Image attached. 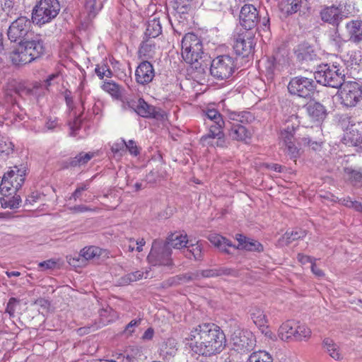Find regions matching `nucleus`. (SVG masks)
<instances>
[{"label":"nucleus","instance_id":"obj_1","mask_svg":"<svg viewBox=\"0 0 362 362\" xmlns=\"http://www.w3.org/2000/svg\"><path fill=\"white\" fill-rule=\"evenodd\" d=\"M192 356L209 358L221 353L227 340L223 331L214 323H202L194 327L186 338Z\"/></svg>","mask_w":362,"mask_h":362},{"label":"nucleus","instance_id":"obj_2","mask_svg":"<svg viewBox=\"0 0 362 362\" xmlns=\"http://www.w3.org/2000/svg\"><path fill=\"white\" fill-rule=\"evenodd\" d=\"M206 57L201 39L192 33L185 34L182 40V57L191 65L196 77L206 73L208 64L204 59Z\"/></svg>","mask_w":362,"mask_h":362},{"label":"nucleus","instance_id":"obj_3","mask_svg":"<svg viewBox=\"0 0 362 362\" xmlns=\"http://www.w3.org/2000/svg\"><path fill=\"white\" fill-rule=\"evenodd\" d=\"M45 49L41 35L33 33L10 54V59L16 66L25 65L40 58Z\"/></svg>","mask_w":362,"mask_h":362},{"label":"nucleus","instance_id":"obj_4","mask_svg":"<svg viewBox=\"0 0 362 362\" xmlns=\"http://www.w3.org/2000/svg\"><path fill=\"white\" fill-rule=\"evenodd\" d=\"M235 239L238 245L235 246L230 240L219 234H210L208 237L209 242L217 247L221 252L231 254L229 247L238 250H245L251 252L263 251V245L257 240L249 238L243 234H236Z\"/></svg>","mask_w":362,"mask_h":362},{"label":"nucleus","instance_id":"obj_5","mask_svg":"<svg viewBox=\"0 0 362 362\" xmlns=\"http://www.w3.org/2000/svg\"><path fill=\"white\" fill-rule=\"evenodd\" d=\"M317 83L325 86L339 88L345 79V69L337 62L317 65L314 72Z\"/></svg>","mask_w":362,"mask_h":362},{"label":"nucleus","instance_id":"obj_6","mask_svg":"<svg viewBox=\"0 0 362 362\" xmlns=\"http://www.w3.org/2000/svg\"><path fill=\"white\" fill-rule=\"evenodd\" d=\"M61 6L58 0H40L32 11V22L39 26L50 23L59 14Z\"/></svg>","mask_w":362,"mask_h":362},{"label":"nucleus","instance_id":"obj_7","mask_svg":"<svg viewBox=\"0 0 362 362\" xmlns=\"http://www.w3.org/2000/svg\"><path fill=\"white\" fill-rule=\"evenodd\" d=\"M28 167L25 163L15 165L10 168V170L4 173L0 185V189L2 194L8 192L11 188L18 191L23 185Z\"/></svg>","mask_w":362,"mask_h":362},{"label":"nucleus","instance_id":"obj_8","mask_svg":"<svg viewBox=\"0 0 362 362\" xmlns=\"http://www.w3.org/2000/svg\"><path fill=\"white\" fill-rule=\"evenodd\" d=\"M172 250L162 240H154L151 251L147 257L149 264L153 266H172Z\"/></svg>","mask_w":362,"mask_h":362},{"label":"nucleus","instance_id":"obj_9","mask_svg":"<svg viewBox=\"0 0 362 362\" xmlns=\"http://www.w3.org/2000/svg\"><path fill=\"white\" fill-rule=\"evenodd\" d=\"M236 68V63L232 57L220 55L211 62L210 74L217 80H226L230 78Z\"/></svg>","mask_w":362,"mask_h":362},{"label":"nucleus","instance_id":"obj_10","mask_svg":"<svg viewBox=\"0 0 362 362\" xmlns=\"http://www.w3.org/2000/svg\"><path fill=\"white\" fill-rule=\"evenodd\" d=\"M279 17L284 19L296 13L303 18L311 13V4L308 0H281L278 4Z\"/></svg>","mask_w":362,"mask_h":362},{"label":"nucleus","instance_id":"obj_11","mask_svg":"<svg viewBox=\"0 0 362 362\" xmlns=\"http://www.w3.org/2000/svg\"><path fill=\"white\" fill-rule=\"evenodd\" d=\"M315 90L314 80L302 76L291 78L288 84V93L300 98H310L314 95Z\"/></svg>","mask_w":362,"mask_h":362},{"label":"nucleus","instance_id":"obj_12","mask_svg":"<svg viewBox=\"0 0 362 362\" xmlns=\"http://www.w3.org/2000/svg\"><path fill=\"white\" fill-rule=\"evenodd\" d=\"M33 33L31 21L25 16H21L12 22L7 30L10 41L16 42L18 45L29 36L33 35Z\"/></svg>","mask_w":362,"mask_h":362},{"label":"nucleus","instance_id":"obj_13","mask_svg":"<svg viewBox=\"0 0 362 362\" xmlns=\"http://www.w3.org/2000/svg\"><path fill=\"white\" fill-rule=\"evenodd\" d=\"M231 40L233 49L238 55L246 57L253 52L256 42L252 31L240 30L233 35Z\"/></svg>","mask_w":362,"mask_h":362},{"label":"nucleus","instance_id":"obj_14","mask_svg":"<svg viewBox=\"0 0 362 362\" xmlns=\"http://www.w3.org/2000/svg\"><path fill=\"white\" fill-rule=\"evenodd\" d=\"M265 76L268 81H272L288 67V58L285 50H278L267 58L265 62Z\"/></svg>","mask_w":362,"mask_h":362},{"label":"nucleus","instance_id":"obj_15","mask_svg":"<svg viewBox=\"0 0 362 362\" xmlns=\"http://www.w3.org/2000/svg\"><path fill=\"white\" fill-rule=\"evenodd\" d=\"M340 88L341 103L347 107L356 106L362 99L361 86L356 81H345L344 80Z\"/></svg>","mask_w":362,"mask_h":362},{"label":"nucleus","instance_id":"obj_16","mask_svg":"<svg viewBox=\"0 0 362 362\" xmlns=\"http://www.w3.org/2000/svg\"><path fill=\"white\" fill-rule=\"evenodd\" d=\"M239 20L243 30L252 31L259 21V12L253 5L245 4L241 8Z\"/></svg>","mask_w":362,"mask_h":362},{"label":"nucleus","instance_id":"obj_17","mask_svg":"<svg viewBox=\"0 0 362 362\" xmlns=\"http://www.w3.org/2000/svg\"><path fill=\"white\" fill-rule=\"evenodd\" d=\"M64 95L66 104L69 110L71 111V112L73 113L72 116L74 117V120L69 122L70 135L72 136H76L79 134L78 132L81 130V128L83 124V120L82 119H81V115L77 116L76 112H74L75 106L74 104V100L71 92L69 90H66L64 92Z\"/></svg>","mask_w":362,"mask_h":362},{"label":"nucleus","instance_id":"obj_18","mask_svg":"<svg viewBox=\"0 0 362 362\" xmlns=\"http://www.w3.org/2000/svg\"><path fill=\"white\" fill-rule=\"evenodd\" d=\"M155 71L153 66L148 61H143L136 69L135 79L139 84H148L153 81Z\"/></svg>","mask_w":362,"mask_h":362},{"label":"nucleus","instance_id":"obj_19","mask_svg":"<svg viewBox=\"0 0 362 362\" xmlns=\"http://www.w3.org/2000/svg\"><path fill=\"white\" fill-rule=\"evenodd\" d=\"M233 349L239 352H247L252 349L255 339L250 332H241L232 338Z\"/></svg>","mask_w":362,"mask_h":362},{"label":"nucleus","instance_id":"obj_20","mask_svg":"<svg viewBox=\"0 0 362 362\" xmlns=\"http://www.w3.org/2000/svg\"><path fill=\"white\" fill-rule=\"evenodd\" d=\"M238 274V271L234 268L216 264L210 268L202 269L201 275L203 279H206L223 276L237 277Z\"/></svg>","mask_w":362,"mask_h":362},{"label":"nucleus","instance_id":"obj_21","mask_svg":"<svg viewBox=\"0 0 362 362\" xmlns=\"http://www.w3.org/2000/svg\"><path fill=\"white\" fill-rule=\"evenodd\" d=\"M296 54L297 59L302 64L317 63L320 59L315 49L308 43L300 45L296 51Z\"/></svg>","mask_w":362,"mask_h":362},{"label":"nucleus","instance_id":"obj_22","mask_svg":"<svg viewBox=\"0 0 362 362\" xmlns=\"http://www.w3.org/2000/svg\"><path fill=\"white\" fill-rule=\"evenodd\" d=\"M320 14L322 21L336 26L339 25L344 17L339 8L335 6L325 7Z\"/></svg>","mask_w":362,"mask_h":362},{"label":"nucleus","instance_id":"obj_23","mask_svg":"<svg viewBox=\"0 0 362 362\" xmlns=\"http://www.w3.org/2000/svg\"><path fill=\"white\" fill-rule=\"evenodd\" d=\"M125 107L132 109L139 116L151 117L154 116V107L149 105L143 98L137 100H131L127 102Z\"/></svg>","mask_w":362,"mask_h":362},{"label":"nucleus","instance_id":"obj_24","mask_svg":"<svg viewBox=\"0 0 362 362\" xmlns=\"http://www.w3.org/2000/svg\"><path fill=\"white\" fill-rule=\"evenodd\" d=\"M344 178L355 187H362V167L346 166L343 168Z\"/></svg>","mask_w":362,"mask_h":362},{"label":"nucleus","instance_id":"obj_25","mask_svg":"<svg viewBox=\"0 0 362 362\" xmlns=\"http://www.w3.org/2000/svg\"><path fill=\"white\" fill-rule=\"evenodd\" d=\"M305 109L308 116L314 122H322L327 115L325 107L319 102L308 103Z\"/></svg>","mask_w":362,"mask_h":362},{"label":"nucleus","instance_id":"obj_26","mask_svg":"<svg viewBox=\"0 0 362 362\" xmlns=\"http://www.w3.org/2000/svg\"><path fill=\"white\" fill-rule=\"evenodd\" d=\"M90 247H85L78 254L66 256V260L69 265L73 267H83L88 264L90 259Z\"/></svg>","mask_w":362,"mask_h":362},{"label":"nucleus","instance_id":"obj_27","mask_svg":"<svg viewBox=\"0 0 362 362\" xmlns=\"http://www.w3.org/2000/svg\"><path fill=\"white\" fill-rule=\"evenodd\" d=\"M345 28L349 41L356 44L362 42V21H350L346 23Z\"/></svg>","mask_w":362,"mask_h":362},{"label":"nucleus","instance_id":"obj_28","mask_svg":"<svg viewBox=\"0 0 362 362\" xmlns=\"http://www.w3.org/2000/svg\"><path fill=\"white\" fill-rule=\"evenodd\" d=\"M228 134L233 140L245 142L252 136L251 132L244 125L235 123H231Z\"/></svg>","mask_w":362,"mask_h":362},{"label":"nucleus","instance_id":"obj_29","mask_svg":"<svg viewBox=\"0 0 362 362\" xmlns=\"http://www.w3.org/2000/svg\"><path fill=\"white\" fill-rule=\"evenodd\" d=\"M177 342L175 339L169 338L164 341L160 348V356L165 361H169L177 354Z\"/></svg>","mask_w":362,"mask_h":362},{"label":"nucleus","instance_id":"obj_30","mask_svg":"<svg viewBox=\"0 0 362 362\" xmlns=\"http://www.w3.org/2000/svg\"><path fill=\"white\" fill-rule=\"evenodd\" d=\"M42 86L40 83L35 82L32 87H28L25 84H18L14 90V93L20 97L33 95L37 96L40 94V90L42 89Z\"/></svg>","mask_w":362,"mask_h":362},{"label":"nucleus","instance_id":"obj_31","mask_svg":"<svg viewBox=\"0 0 362 362\" xmlns=\"http://www.w3.org/2000/svg\"><path fill=\"white\" fill-rule=\"evenodd\" d=\"M165 243L170 248L172 247L175 249H182L189 244L187 234L183 235L180 233H172L167 238Z\"/></svg>","mask_w":362,"mask_h":362},{"label":"nucleus","instance_id":"obj_32","mask_svg":"<svg viewBox=\"0 0 362 362\" xmlns=\"http://www.w3.org/2000/svg\"><path fill=\"white\" fill-rule=\"evenodd\" d=\"M101 88L108 93L115 99L119 100L122 96L123 88L114 81H104Z\"/></svg>","mask_w":362,"mask_h":362},{"label":"nucleus","instance_id":"obj_33","mask_svg":"<svg viewBox=\"0 0 362 362\" xmlns=\"http://www.w3.org/2000/svg\"><path fill=\"white\" fill-rule=\"evenodd\" d=\"M296 322L287 321L283 323L278 330V336L282 341H288L295 338Z\"/></svg>","mask_w":362,"mask_h":362},{"label":"nucleus","instance_id":"obj_34","mask_svg":"<svg viewBox=\"0 0 362 362\" xmlns=\"http://www.w3.org/2000/svg\"><path fill=\"white\" fill-rule=\"evenodd\" d=\"M306 235L305 230L302 229H295L291 231H286L285 234L279 240L281 245H288L292 242L300 238H305Z\"/></svg>","mask_w":362,"mask_h":362},{"label":"nucleus","instance_id":"obj_35","mask_svg":"<svg viewBox=\"0 0 362 362\" xmlns=\"http://www.w3.org/2000/svg\"><path fill=\"white\" fill-rule=\"evenodd\" d=\"M299 130L300 128L298 124L292 123L291 125L288 124L286 127L281 132V139L284 141V144H290L296 141L298 143L299 139L300 138H296L295 134L296 132Z\"/></svg>","mask_w":362,"mask_h":362},{"label":"nucleus","instance_id":"obj_36","mask_svg":"<svg viewBox=\"0 0 362 362\" xmlns=\"http://www.w3.org/2000/svg\"><path fill=\"white\" fill-rule=\"evenodd\" d=\"M90 160V153L81 152L74 158H70L63 162V168L81 166L87 163Z\"/></svg>","mask_w":362,"mask_h":362},{"label":"nucleus","instance_id":"obj_37","mask_svg":"<svg viewBox=\"0 0 362 362\" xmlns=\"http://www.w3.org/2000/svg\"><path fill=\"white\" fill-rule=\"evenodd\" d=\"M228 117L230 120L234 122L233 123L241 124L243 125L250 123L255 119L254 115L250 112L247 111L240 112H232L229 113Z\"/></svg>","mask_w":362,"mask_h":362},{"label":"nucleus","instance_id":"obj_38","mask_svg":"<svg viewBox=\"0 0 362 362\" xmlns=\"http://www.w3.org/2000/svg\"><path fill=\"white\" fill-rule=\"evenodd\" d=\"M202 270H197L194 272H189L184 274L176 276L172 279V284H179L181 283H188L190 281H199L203 279L201 275Z\"/></svg>","mask_w":362,"mask_h":362},{"label":"nucleus","instance_id":"obj_39","mask_svg":"<svg viewBox=\"0 0 362 362\" xmlns=\"http://www.w3.org/2000/svg\"><path fill=\"white\" fill-rule=\"evenodd\" d=\"M162 33V27L158 18H154L148 21L147 28L145 32L146 38H155Z\"/></svg>","mask_w":362,"mask_h":362},{"label":"nucleus","instance_id":"obj_40","mask_svg":"<svg viewBox=\"0 0 362 362\" xmlns=\"http://www.w3.org/2000/svg\"><path fill=\"white\" fill-rule=\"evenodd\" d=\"M251 318L254 323L262 329V332H264V329H267V320L263 310L255 308L251 313Z\"/></svg>","mask_w":362,"mask_h":362},{"label":"nucleus","instance_id":"obj_41","mask_svg":"<svg viewBox=\"0 0 362 362\" xmlns=\"http://www.w3.org/2000/svg\"><path fill=\"white\" fill-rule=\"evenodd\" d=\"M156 45L148 39L144 40L139 48V57H152L154 54Z\"/></svg>","mask_w":362,"mask_h":362},{"label":"nucleus","instance_id":"obj_42","mask_svg":"<svg viewBox=\"0 0 362 362\" xmlns=\"http://www.w3.org/2000/svg\"><path fill=\"white\" fill-rule=\"evenodd\" d=\"M322 345L332 358L335 360H339L341 358L339 346L332 339L325 338L322 341Z\"/></svg>","mask_w":362,"mask_h":362},{"label":"nucleus","instance_id":"obj_43","mask_svg":"<svg viewBox=\"0 0 362 362\" xmlns=\"http://www.w3.org/2000/svg\"><path fill=\"white\" fill-rule=\"evenodd\" d=\"M109 257L110 252L107 250L92 246V264H100Z\"/></svg>","mask_w":362,"mask_h":362},{"label":"nucleus","instance_id":"obj_44","mask_svg":"<svg viewBox=\"0 0 362 362\" xmlns=\"http://www.w3.org/2000/svg\"><path fill=\"white\" fill-rule=\"evenodd\" d=\"M185 247H187V250L184 251V255L187 258L190 259L193 257L197 260L202 259V247L198 243L187 244Z\"/></svg>","mask_w":362,"mask_h":362},{"label":"nucleus","instance_id":"obj_45","mask_svg":"<svg viewBox=\"0 0 362 362\" xmlns=\"http://www.w3.org/2000/svg\"><path fill=\"white\" fill-rule=\"evenodd\" d=\"M15 95L14 90L6 92L4 96V103L2 104L6 110H11V109H13L14 113L16 111V107L18 108L20 107L18 104L16 103Z\"/></svg>","mask_w":362,"mask_h":362},{"label":"nucleus","instance_id":"obj_46","mask_svg":"<svg viewBox=\"0 0 362 362\" xmlns=\"http://www.w3.org/2000/svg\"><path fill=\"white\" fill-rule=\"evenodd\" d=\"M144 274V272L139 270L129 273L120 278L119 284L122 285L130 284L132 282L141 279Z\"/></svg>","mask_w":362,"mask_h":362},{"label":"nucleus","instance_id":"obj_47","mask_svg":"<svg viewBox=\"0 0 362 362\" xmlns=\"http://www.w3.org/2000/svg\"><path fill=\"white\" fill-rule=\"evenodd\" d=\"M21 202V197L17 194L9 199L0 198V204L3 208L17 209L19 207Z\"/></svg>","mask_w":362,"mask_h":362},{"label":"nucleus","instance_id":"obj_48","mask_svg":"<svg viewBox=\"0 0 362 362\" xmlns=\"http://www.w3.org/2000/svg\"><path fill=\"white\" fill-rule=\"evenodd\" d=\"M223 131H218V132H215L214 131H210L207 134L203 135L200 141L204 146H214V139H216L218 136H223Z\"/></svg>","mask_w":362,"mask_h":362},{"label":"nucleus","instance_id":"obj_49","mask_svg":"<svg viewBox=\"0 0 362 362\" xmlns=\"http://www.w3.org/2000/svg\"><path fill=\"white\" fill-rule=\"evenodd\" d=\"M249 362H272V358L269 354L264 351L252 353L248 359Z\"/></svg>","mask_w":362,"mask_h":362},{"label":"nucleus","instance_id":"obj_50","mask_svg":"<svg viewBox=\"0 0 362 362\" xmlns=\"http://www.w3.org/2000/svg\"><path fill=\"white\" fill-rule=\"evenodd\" d=\"M346 42V40H344L337 32L330 36L329 43L338 52L343 51V46Z\"/></svg>","mask_w":362,"mask_h":362},{"label":"nucleus","instance_id":"obj_51","mask_svg":"<svg viewBox=\"0 0 362 362\" xmlns=\"http://www.w3.org/2000/svg\"><path fill=\"white\" fill-rule=\"evenodd\" d=\"M95 72L99 78L103 79L105 76L107 78H111L113 75L112 70L106 63H101L97 64L95 69Z\"/></svg>","mask_w":362,"mask_h":362},{"label":"nucleus","instance_id":"obj_52","mask_svg":"<svg viewBox=\"0 0 362 362\" xmlns=\"http://www.w3.org/2000/svg\"><path fill=\"white\" fill-rule=\"evenodd\" d=\"M311 331L305 325H300L296 323L295 326V340L301 341L310 336Z\"/></svg>","mask_w":362,"mask_h":362},{"label":"nucleus","instance_id":"obj_53","mask_svg":"<svg viewBox=\"0 0 362 362\" xmlns=\"http://www.w3.org/2000/svg\"><path fill=\"white\" fill-rule=\"evenodd\" d=\"M14 145L6 137L0 136V154L9 155L13 151Z\"/></svg>","mask_w":362,"mask_h":362},{"label":"nucleus","instance_id":"obj_54","mask_svg":"<svg viewBox=\"0 0 362 362\" xmlns=\"http://www.w3.org/2000/svg\"><path fill=\"white\" fill-rule=\"evenodd\" d=\"M141 319H134L130 321L126 326L123 331V333L127 337L132 336L135 332V328L141 325Z\"/></svg>","mask_w":362,"mask_h":362},{"label":"nucleus","instance_id":"obj_55","mask_svg":"<svg viewBox=\"0 0 362 362\" xmlns=\"http://www.w3.org/2000/svg\"><path fill=\"white\" fill-rule=\"evenodd\" d=\"M206 117L212 122L223 121L222 115L215 109H209L205 113Z\"/></svg>","mask_w":362,"mask_h":362},{"label":"nucleus","instance_id":"obj_56","mask_svg":"<svg viewBox=\"0 0 362 362\" xmlns=\"http://www.w3.org/2000/svg\"><path fill=\"white\" fill-rule=\"evenodd\" d=\"M20 303V300L16 298H11L6 305V313H8L10 317H13L16 311V305Z\"/></svg>","mask_w":362,"mask_h":362},{"label":"nucleus","instance_id":"obj_57","mask_svg":"<svg viewBox=\"0 0 362 362\" xmlns=\"http://www.w3.org/2000/svg\"><path fill=\"white\" fill-rule=\"evenodd\" d=\"M294 142L295 141H292V143L290 144H284L286 153L291 158H296L299 156V149L296 146Z\"/></svg>","mask_w":362,"mask_h":362},{"label":"nucleus","instance_id":"obj_58","mask_svg":"<svg viewBox=\"0 0 362 362\" xmlns=\"http://www.w3.org/2000/svg\"><path fill=\"white\" fill-rule=\"evenodd\" d=\"M176 4L177 6L175 9L180 14H186L190 11V4L187 0H181L179 2H177Z\"/></svg>","mask_w":362,"mask_h":362},{"label":"nucleus","instance_id":"obj_59","mask_svg":"<svg viewBox=\"0 0 362 362\" xmlns=\"http://www.w3.org/2000/svg\"><path fill=\"white\" fill-rule=\"evenodd\" d=\"M128 150L131 155L134 156H138L140 153V148L137 146L136 142L134 140H129L126 142L125 151Z\"/></svg>","mask_w":362,"mask_h":362},{"label":"nucleus","instance_id":"obj_60","mask_svg":"<svg viewBox=\"0 0 362 362\" xmlns=\"http://www.w3.org/2000/svg\"><path fill=\"white\" fill-rule=\"evenodd\" d=\"M125 145L126 141L124 139H121L119 142L113 144L111 147V150L115 154L122 156V153L125 152Z\"/></svg>","mask_w":362,"mask_h":362},{"label":"nucleus","instance_id":"obj_61","mask_svg":"<svg viewBox=\"0 0 362 362\" xmlns=\"http://www.w3.org/2000/svg\"><path fill=\"white\" fill-rule=\"evenodd\" d=\"M299 145H308L311 146L313 149L317 150L320 147V143L317 141H312L309 137H302V139H299L298 141Z\"/></svg>","mask_w":362,"mask_h":362},{"label":"nucleus","instance_id":"obj_62","mask_svg":"<svg viewBox=\"0 0 362 362\" xmlns=\"http://www.w3.org/2000/svg\"><path fill=\"white\" fill-rule=\"evenodd\" d=\"M57 262L53 259H48L41 262L38 264V267L41 270L53 269L56 267Z\"/></svg>","mask_w":362,"mask_h":362},{"label":"nucleus","instance_id":"obj_63","mask_svg":"<svg viewBox=\"0 0 362 362\" xmlns=\"http://www.w3.org/2000/svg\"><path fill=\"white\" fill-rule=\"evenodd\" d=\"M297 258L298 260L303 264H305L307 263H310L312 264L313 262L316 261L315 258L300 253L298 255Z\"/></svg>","mask_w":362,"mask_h":362},{"label":"nucleus","instance_id":"obj_64","mask_svg":"<svg viewBox=\"0 0 362 362\" xmlns=\"http://www.w3.org/2000/svg\"><path fill=\"white\" fill-rule=\"evenodd\" d=\"M351 139L354 145L362 152V134H357L356 136L353 134Z\"/></svg>","mask_w":362,"mask_h":362}]
</instances>
